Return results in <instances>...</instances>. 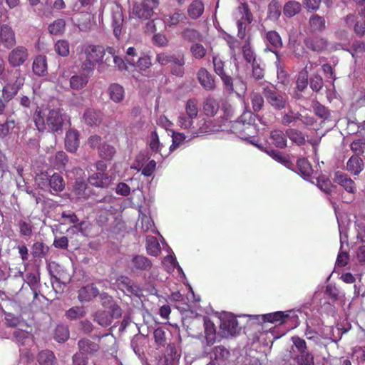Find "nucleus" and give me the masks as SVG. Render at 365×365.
Instances as JSON below:
<instances>
[{"mask_svg": "<svg viewBox=\"0 0 365 365\" xmlns=\"http://www.w3.org/2000/svg\"><path fill=\"white\" fill-rule=\"evenodd\" d=\"M35 125L39 131L48 130L52 133L61 130L70 120L69 116L60 108H38L34 113Z\"/></svg>", "mask_w": 365, "mask_h": 365, "instance_id": "f257e3e1", "label": "nucleus"}, {"mask_svg": "<svg viewBox=\"0 0 365 365\" xmlns=\"http://www.w3.org/2000/svg\"><path fill=\"white\" fill-rule=\"evenodd\" d=\"M77 55L83 71L92 72L96 65L103 61L105 48L100 45L83 44L77 48Z\"/></svg>", "mask_w": 365, "mask_h": 365, "instance_id": "f03ea898", "label": "nucleus"}, {"mask_svg": "<svg viewBox=\"0 0 365 365\" xmlns=\"http://www.w3.org/2000/svg\"><path fill=\"white\" fill-rule=\"evenodd\" d=\"M293 346L291 348V357L298 365H313L314 356L309 351L306 341L299 336L291 339Z\"/></svg>", "mask_w": 365, "mask_h": 365, "instance_id": "7ed1b4c3", "label": "nucleus"}, {"mask_svg": "<svg viewBox=\"0 0 365 365\" xmlns=\"http://www.w3.org/2000/svg\"><path fill=\"white\" fill-rule=\"evenodd\" d=\"M262 93L267 103L275 110L284 108L288 103L287 96L277 91L273 86H266L262 88Z\"/></svg>", "mask_w": 365, "mask_h": 365, "instance_id": "20e7f679", "label": "nucleus"}, {"mask_svg": "<svg viewBox=\"0 0 365 365\" xmlns=\"http://www.w3.org/2000/svg\"><path fill=\"white\" fill-rule=\"evenodd\" d=\"M329 331L332 332V335H329V334L321 335L313 330L307 329L305 331V336L308 340L312 341L316 344L326 346L329 341L337 342L341 336V333L339 328H336V329H329Z\"/></svg>", "mask_w": 365, "mask_h": 365, "instance_id": "39448f33", "label": "nucleus"}, {"mask_svg": "<svg viewBox=\"0 0 365 365\" xmlns=\"http://www.w3.org/2000/svg\"><path fill=\"white\" fill-rule=\"evenodd\" d=\"M12 75L13 78L2 89V98L7 102L17 94L25 80L24 75L21 74L19 70H16Z\"/></svg>", "mask_w": 365, "mask_h": 365, "instance_id": "423d86ee", "label": "nucleus"}, {"mask_svg": "<svg viewBox=\"0 0 365 365\" xmlns=\"http://www.w3.org/2000/svg\"><path fill=\"white\" fill-rule=\"evenodd\" d=\"M194 119L186 113H181L178 117L177 123L182 129H191L192 137L198 136L210 131L207 121L205 119L200 120L199 128L195 129L194 126H192Z\"/></svg>", "mask_w": 365, "mask_h": 365, "instance_id": "0eeeda50", "label": "nucleus"}, {"mask_svg": "<svg viewBox=\"0 0 365 365\" xmlns=\"http://www.w3.org/2000/svg\"><path fill=\"white\" fill-rule=\"evenodd\" d=\"M110 9L111 12L110 26L113 29V35L118 39L120 38L123 30L124 16L122 7L117 3L113 2L110 4Z\"/></svg>", "mask_w": 365, "mask_h": 365, "instance_id": "6e6552de", "label": "nucleus"}, {"mask_svg": "<svg viewBox=\"0 0 365 365\" xmlns=\"http://www.w3.org/2000/svg\"><path fill=\"white\" fill-rule=\"evenodd\" d=\"M158 5V0H143L133 7V14L140 19H148L153 14V9Z\"/></svg>", "mask_w": 365, "mask_h": 365, "instance_id": "1a4fd4ad", "label": "nucleus"}, {"mask_svg": "<svg viewBox=\"0 0 365 365\" xmlns=\"http://www.w3.org/2000/svg\"><path fill=\"white\" fill-rule=\"evenodd\" d=\"M220 320V330L223 337L232 336L240 331L237 320L232 314H225Z\"/></svg>", "mask_w": 365, "mask_h": 365, "instance_id": "9d476101", "label": "nucleus"}, {"mask_svg": "<svg viewBox=\"0 0 365 365\" xmlns=\"http://www.w3.org/2000/svg\"><path fill=\"white\" fill-rule=\"evenodd\" d=\"M214 71L218 75L225 87V89L231 93L233 91V82L231 76L227 75L224 71V61L217 56L212 58Z\"/></svg>", "mask_w": 365, "mask_h": 365, "instance_id": "9b49d317", "label": "nucleus"}, {"mask_svg": "<svg viewBox=\"0 0 365 365\" xmlns=\"http://www.w3.org/2000/svg\"><path fill=\"white\" fill-rule=\"evenodd\" d=\"M267 42H268L272 48L274 49H272L269 46H267L265 51H269L273 52L276 56V62L275 65L277 66V70L281 69V63H280V57L277 49H279L282 47V41L279 36V34L274 31H269L266 33L265 36Z\"/></svg>", "mask_w": 365, "mask_h": 365, "instance_id": "f8f14e48", "label": "nucleus"}, {"mask_svg": "<svg viewBox=\"0 0 365 365\" xmlns=\"http://www.w3.org/2000/svg\"><path fill=\"white\" fill-rule=\"evenodd\" d=\"M255 115L251 111L244 112L241 116L232 123V131L239 135L241 138L247 130L249 124H254Z\"/></svg>", "mask_w": 365, "mask_h": 365, "instance_id": "ddd939ff", "label": "nucleus"}, {"mask_svg": "<svg viewBox=\"0 0 365 365\" xmlns=\"http://www.w3.org/2000/svg\"><path fill=\"white\" fill-rule=\"evenodd\" d=\"M29 57V52L24 46H17L14 48L8 56V61L13 67H18L24 64Z\"/></svg>", "mask_w": 365, "mask_h": 365, "instance_id": "4468645a", "label": "nucleus"}, {"mask_svg": "<svg viewBox=\"0 0 365 365\" xmlns=\"http://www.w3.org/2000/svg\"><path fill=\"white\" fill-rule=\"evenodd\" d=\"M304 44L307 48L317 53L327 51L329 46L328 41L321 36H314L304 40Z\"/></svg>", "mask_w": 365, "mask_h": 365, "instance_id": "2eb2a0df", "label": "nucleus"}, {"mask_svg": "<svg viewBox=\"0 0 365 365\" xmlns=\"http://www.w3.org/2000/svg\"><path fill=\"white\" fill-rule=\"evenodd\" d=\"M197 77L200 84L205 90L207 91H212L216 88V84L213 76L205 68L199 69L197 73Z\"/></svg>", "mask_w": 365, "mask_h": 365, "instance_id": "dca6fc26", "label": "nucleus"}, {"mask_svg": "<svg viewBox=\"0 0 365 365\" xmlns=\"http://www.w3.org/2000/svg\"><path fill=\"white\" fill-rule=\"evenodd\" d=\"M156 61L163 66L173 63L175 66H183L185 64L184 56L182 54H168L160 53L156 56Z\"/></svg>", "mask_w": 365, "mask_h": 365, "instance_id": "f3484780", "label": "nucleus"}, {"mask_svg": "<svg viewBox=\"0 0 365 365\" xmlns=\"http://www.w3.org/2000/svg\"><path fill=\"white\" fill-rule=\"evenodd\" d=\"M334 181L343 187L344 190L350 193H354L356 190V185L354 180L346 174L337 171L334 174Z\"/></svg>", "mask_w": 365, "mask_h": 365, "instance_id": "a211bd4d", "label": "nucleus"}, {"mask_svg": "<svg viewBox=\"0 0 365 365\" xmlns=\"http://www.w3.org/2000/svg\"><path fill=\"white\" fill-rule=\"evenodd\" d=\"M89 184L97 187H107L112 182V178L105 173L97 172L88 179Z\"/></svg>", "mask_w": 365, "mask_h": 365, "instance_id": "6ab92c4d", "label": "nucleus"}, {"mask_svg": "<svg viewBox=\"0 0 365 365\" xmlns=\"http://www.w3.org/2000/svg\"><path fill=\"white\" fill-rule=\"evenodd\" d=\"M364 168L363 160L358 155L349 158L346 165V170L354 175H359Z\"/></svg>", "mask_w": 365, "mask_h": 365, "instance_id": "aec40b11", "label": "nucleus"}, {"mask_svg": "<svg viewBox=\"0 0 365 365\" xmlns=\"http://www.w3.org/2000/svg\"><path fill=\"white\" fill-rule=\"evenodd\" d=\"M79 146L78 133L74 130L67 131L65 138V147L71 153L77 150Z\"/></svg>", "mask_w": 365, "mask_h": 365, "instance_id": "412c9836", "label": "nucleus"}, {"mask_svg": "<svg viewBox=\"0 0 365 365\" xmlns=\"http://www.w3.org/2000/svg\"><path fill=\"white\" fill-rule=\"evenodd\" d=\"M79 352L83 355H93L99 350V345L89 339H83L78 342Z\"/></svg>", "mask_w": 365, "mask_h": 365, "instance_id": "4be33fe9", "label": "nucleus"}, {"mask_svg": "<svg viewBox=\"0 0 365 365\" xmlns=\"http://www.w3.org/2000/svg\"><path fill=\"white\" fill-rule=\"evenodd\" d=\"M309 27L312 32H322L326 29V21L323 16L312 14L309 19Z\"/></svg>", "mask_w": 365, "mask_h": 365, "instance_id": "5701e85b", "label": "nucleus"}, {"mask_svg": "<svg viewBox=\"0 0 365 365\" xmlns=\"http://www.w3.org/2000/svg\"><path fill=\"white\" fill-rule=\"evenodd\" d=\"M98 294V289L93 284H88L78 292V299L81 302H89Z\"/></svg>", "mask_w": 365, "mask_h": 365, "instance_id": "b1692460", "label": "nucleus"}, {"mask_svg": "<svg viewBox=\"0 0 365 365\" xmlns=\"http://www.w3.org/2000/svg\"><path fill=\"white\" fill-rule=\"evenodd\" d=\"M101 113L92 108H88L83 114L85 123L91 126L98 125L101 121Z\"/></svg>", "mask_w": 365, "mask_h": 365, "instance_id": "393cba45", "label": "nucleus"}, {"mask_svg": "<svg viewBox=\"0 0 365 365\" xmlns=\"http://www.w3.org/2000/svg\"><path fill=\"white\" fill-rule=\"evenodd\" d=\"M50 163L57 169L68 168V158L63 151H58L55 155L51 156L49 159Z\"/></svg>", "mask_w": 365, "mask_h": 365, "instance_id": "a878e982", "label": "nucleus"}, {"mask_svg": "<svg viewBox=\"0 0 365 365\" xmlns=\"http://www.w3.org/2000/svg\"><path fill=\"white\" fill-rule=\"evenodd\" d=\"M24 281L30 287L34 294V300H36L38 297L39 275L35 273H27Z\"/></svg>", "mask_w": 365, "mask_h": 365, "instance_id": "bb28decb", "label": "nucleus"}, {"mask_svg": "<svg viewBox=\"0 0 365 365\" xmlns=\"http://www.w3.org/2000/svg\"><path fill=\"white\" fill-rule=\"evenodd\" d=\"M132 267L138 270H147L151 268V261L145 256L135 255L131 260Z\"/></svg>", "mask_w": 365, "mask_h": 365, "instance_id": "cd10ccee", "label": "nucleus"}, {"mask_svg": "<svg viewBox=\"0 0 365 365\" xmlns=\"http://www.w3.org/2000/svg\"><path fill=\"white\" fill-rule=\"evenodd\" d=\"M162 263L168 272H172L176 269L179 274L184 275L182 269L178 264L174 255H168L163 259Z\"/></svg>", "mask_w": 365, "mask_h": 365, "instance_id": "c85d7f7f", "label": "nucleus"}, {"mask_svg": "<svg viewBox=\"0 0 365 365\" xmlns=\"http://www.w3.org/2000/svg\"><path fill=\"white\" fill-rule=\"evenodd\" d=\"M108 93L110 99L115 103L121 102L125 96L123 86L117 83H113L109 86Z\"/></svg>", "mask_w": 365, "mask_h": 365, "instance_id": "c756f323", "label": "nucleus"}, {"mask_svg": "<svg viewBox=\"0 0 365 365\" xmlns=\"http://www.w3.org/2000/svg\"><path fill=\"white\" fill-rule=\"evenodd\" d=\"M33 71L37 76H44L47 72L46 58L44 56H37L33 63Z\"/></svg>", "mask_w": 365, "mask_h": 365, "instance_id": "7c9ffc66", "label": "nucleus"}, {"mask_svg": "<svg viewBox=\"0 0 365 365\" xmlns=\"http://www.w3.org/2000/svg\"><path fill=\"white\" fill-rule=\"evenodd\" d=\"M302 10L301 4L296 1H289L283 7L284 15L287 18H291L298 14Z\"/></svg>", "mask_w": 365, "mask_h": 365, "instance_id": "2f4dec72", "label": "nucleus"}, {"mask_svg": "<svg viewBox=\"0 0 365 365\" xmlns=\"http://www.w3.org/2000/svg\"><path fill=\"white\" fill-rule=\"evenodd\" d=\"M88 81V76L86 75H74L69 79V88L81 90L86 86Z\"/></svg>", "mask_w": 365, "mask_h": 365, "instance_id": "473e14b6", "label": "nucleus"}, {"mask_svg": "<svg viewBox=\"0 0 365 365\" xmlns=\"http://www.w3.org/2000/svg\"><path fill=\"white\" fill-rule=\"evenodd\" d=\"M219 109L218 102L212 97H207L203 103V110L206 115L214 116Z\"/></svg>", "mask_w": 365, "mask_h": 365, "instance_id": "72a5a7b5", "label": "nucleus"}, {"mask_svg": "<svg viewBox=\"0 0 365 365\" xmlns=\"http://www.w3.org/2000/svg\"><path fill=\"white\" fill-rule=\"evenodd\" d=\"M204 11V4L200 0L193 1L187 9V13L191 19L199 18Z\"/></svg>", "mask_w": 365, "mask_h": 365, "instance_id": "f704fd0d", "label": "nucleus"}, {"mask_svg": "<svg viewBox=\"0 0 365 365\" xmlns=\"http://www.w3.org/2000/svg\"><path fill=\"white\" fill-rule=\"evenodd\" d=\"M259 317L262 318L263 322L282 324L285 322V319L288 317V314H285L283 312H276Z\"/></svg>", "mask_w": 365, "mask_h": 365, "instance_id": "c9c22d12", "label": "nucleus"}, {"mask_svg": "<svg viewBox=\"0 0 365 365\" xmlns=\"http://www.w3.org/2000/svg\"><path fill=\"white\" fill-rule=\"evenodd\" d=\"M297 164L299 173L304 179L307 180L311 176L313 173V169L307 159L300 158L297 160Z\"/></svg>", "mask_w": 365, "mask_h": 365, "instance_id": "e433bc0d", "label": "nucleus"}, {"mask_svg": "<svg viewBox=\"0 0 365 365\" xmlns=\"http://www.w3.org/2000/svg\"><path fill=\"white\" fill-rule=\"evenodd\" d=\"M94 321L96 322L100 326L107 327L112 324L113 319L110 312L99 310L94 315Z\"/></svg>", "mask_w": 365, "mask_h": 365, "instance_id": "4c0bfd02", "label": "nucleus"}, {"mask_svg": "<svg viewBox=\"0 0 365 365\" xmlns=\"http://www.w3.org/2000/svg\"><path fill=\"white\" fill-rule=\"evenodd\" d=\"M286 135L282 130H275L271 132L272 143L277 148H283L287 146Z\"/></svg>", "mask_w": 365, "mask_h": 365, "instance_id": "58836bf2", "label": "nucleus"}, {"mask_svg": "<svg viewBox=\"0 0 365 365\" xmlns=\"http://www.w3.org/2000/svg\"><path fill=\"white\" fill-rule=\"evenodd\" d=\"M282 12V6L277 0H272L269 6L267 11L268 18L272 21H277Z\"/></svg>", "mask_w": 365, "mask_h": 365, "instance_id": "ea45409f", "label": "nucleus"}, {"mask_svg": "<svg viewBox=\"0 0 365 365\" xmlns=\"http://www.w3.org/2000/svg\"><path fill=\"white\" fill-rule=\"evenodd\" d=\"M117 284L118 287L122 289L123 292L127 291L129 293H135L138 290L136 286H134L132 283V281L124 276H121L117 279Z\"/></svg>", "mask_w": 365, "mask_h": 365, "instance_id": "a19ab883", "label": "nucleus"}, {"mask_svg": "<svg viewBox=\"0 0 365 365\" xmlns=\"http://www.w3.org/2000/svg\"><path fill=\"white\" fill-rule=\"evenodd\" d=\"M49 185L55 192H61L65 187V182L63 177L58 174H53L49 178Z\"/></svg>", "mask_w": 365, "mask_h": 365, "instance_id": "79ce46f5", "label": "nucleus"}, {"mask_svg": "<svg viewBox=\"0 0 365 365\" xmlns=\"http://www.w3.org/2000/svg\"><path fill=\"white\" fill-rule=\"evenodd\" d=\"M146 249L149 255L158 256L160 252V247L158 240L153 236H148L146 239Z\"/></svg>", "mask_w": 365, "mask_h": 365, "instance_id": "37998d69", "label": "nucleus"}, {"mask_svg": "<svg viewBox=\"0 0 365 365\" xmlns=\"http://www.w3.org/2000/svg\"><path fill=\"white\" fill-rule=\"evenodd\" d=\"M49 248L42 242H36L31 247V253L34 257L42 258L48 254Z\"/></svg>", "mask_w": 365, "mask_h": 365, "instance_id": "c03bdc74", "label": "nucleus"}, {"mask_svg": "<svg viewBox=\"0 0 365 365\" xmlns=\"http://www.w3.org/2000/svg\"><path fill=\"white\" fill-rule=\"evenodd\" d=\"M286 135L290 140L298 145H302L305 143L304 134L298 130L289 128L286 130Z\"/></svg>", "mask_w": 365, "mask_h": 365, "instance_id": "a18cd8bd", "label": "nucleus"}, {"mask_svg": "<svg viewBox=\"0 0 365 365\" xmlns=\"http://www.w3.org/2000/svg\"><path fill=\"white\" fill-rule=\"evenodd\" d=\"M205 339L207 345H212L215 341V329L213 323L205 320Z\"/></svg>", "mask_w": 365, "mask_h": 365, "instance_id": "49530a36", "label": "nucleus"}, {"mask_svg": "<svg viewBox=\"0 0 365 365\" xmlns=\"http://www.w3.org/2000/svg\"><path fill=\"white\" fill-rule=\"evenodd\" d=\"M55 361L56 357L51 351L45 350L38 354V361L40 365H53Z\"/></svg>", "mask_w": 365, "mask_h": 365, "instance_id": "de8ad7c7", "label": "nucleus"}, {"mask_svg": "<svg viewBox=\"0 0 365 365\" xmlns=\"http://www.w3.org/2000/svg\"><path fill=\"white\" fill-rule=\"evenodd\" d=\"M230 353L224 346H218L213 349L211 358L217 363L223 361L229 357Z\"/></svg>", "mask_w": 365, "mask_h": 365, "instance_id": "09e8293b", "label": "nucleus"}, {"mask_svg": "<svg viewBox=\"0 0 365 365\" xmlns=\"http://www.w3.org/2000/svg\"><path fill=\"white\" fill-rule=\"evenodd\" d=\"M69 337L68 328L66 325H58L55 329L54 339L58 342H64Z\"/></svg>", "mask_w": 365, "mask_h": 365, "instance_id": "8fccbe9b", "label": "nucleus"}, {"mask_svg": "<svg viewBox=\"0 0 365 365\" xmlns=\"http://www.w3.org/2000/svg\"><path fill=\"white\" fill-rule=\"evenodd\" d=\"M85 314L86 310L82 306L73 307L66 312V317L71 320L82 318Z\"/></svg>", "mask_w": 365, "mask_h": 365, "instance_id": "3c124183", "label": "nucleus"}, {"mask_svg": "<svg viewBox=\"0 0 365 365\" xmlns=\"http://www.w3.org/2000/svg\"><path fill=\"white\" fill-rule=\"evenodd\" d=\"M99 155L105 160H111L115 154V149L113 146L103 143L99 148Z\"/></svg>", "mask_w": 365, "mask_h": 365, "instance_id": "603ef678", "label": "nucleus"}, {"mask_svg": "<svg viewBox=\"0 0 365 365\" xmlns=\"http://www.w3.org/2000/svg\"><path fill=\"white\" fill-rule=\"evenodd\" d=\"M250 101L252 109L255 112L259 111L264 105L263 96L257 92H252L250 93Z\"/></svg>", "mask_w": 365, "mask_h": 365, "instance_id": "864d4df0", "label": "nucleus"}, {"mask_svg": "<svg viewBox=\"0 0 365 365\" xmlns=\"http://www.w3.org/2000/svg\"><path fill=\"white\" fill-rule=\"evenodd\" d=\"M316 181L317 187L327 194H330L334 187L331 181L324 176L317 178Z\"/></svg>", "mask_w": 365, "mask_h": 365, "instance_id": "5fc2aeb1", "label": "nucleus"}, {"mask_svg": "<svg viewBox=\"0 0 365 365\" xmlns=\"http://www.w3.org/2000/svg\"><path fill=\"white\" fill-rule=\"evenodd\" d=\"M153 337L157 346H165L167 344L166 332L163 328L155 329L153 332Z\"/></svg>", "mask_w": 365, "mask_h": 365, "instance_id": "6e6d98bb", "label": "nucleus"}, {"mask_svg": "<svg viewBox=\"0 0 365 365\" xmlns=\"http://www.w3.org/2000/svg\"><path fill=\"white\" fill-rule=\"evenodd\" d=\"M360 19H358L354 26V31L359 36H363L365 33V6L359 14Z\"/></svg>", "mask_w": 365, "mask_h": 365, "instance_id": "4d7b16f0", "label": "nucleus"}, {"mask_svg": "<svg viewBox=\"0 0 365 365\" xmlns=\"http://www.w3.org/2000/svg\"><path fill=\"white\" fill-rule=\"evenodd\" d=\"M54 49L59 56L66 57L69 54V43L66 40H59L55 43Z\"/></svg>", "mask_w": 365, "mask_h": 365, "instance_id": "13d9d810", "label": "nucleus"}, {"mask_svg": "<svg viewBox=\"0 0 365 365\" xmlns=\"http://www.w3.org/2000/svg\"><path fill=\"white\" fill-rule=\"evenodd\" d=\"M185 113L190 118H196L198 114L197 101L196 99H190L185 105Z\"/></svg>", "mask_w": 365, "mask_h": 365, "instance_id": "bf43d9fd", "label": "nucleus"}, {"mask_svg": "<svg viewBox=\"0 0 365 365\" xmlns=\"http://www.w3.org/2000/svg\"><path fill=\"white\" fill-rule=\"evenodd\" d=\"M190 53L195 58L201 59L206 55L207 50L201 43H195L190 46Z\"/></svg>", "mask_w": 365, "mask_h": 365, "instance_id": "052dcab7", "label": "nucleus"}, {"mask_svg": "<svg viewBox=\"0 0 365 365\" xmlns=\"http://www.w3.org/2000/svg\"><path fill=\"white\" fill-rule=\"evenodd\" d=\"M65 25L63 19H57L48 26V31L53 35L61 34L65 29Z\"/></svg>", "mask_w": 365, "mask_h": 365, "instance_id": "680f3d73", "label": "nucleus"}, {"mask_svg": "<svg viewBox=\"0 0 365 365\" xmlns=\"http://www.w3.org/2000/svg\"><path fill=\"white\" fill-rule=\"evenodd\" d=\"M13 335L16 341L22 345L26 344L28 341L31 340V334L23 330H15Z\"/></svg>", "mask_w": 365, "mask_h": 365, "instance_id": "e2e57ef3", "label": "nucleus"}, {"mask_svg": "<svg viewBox=\"0 0 365 365\" xmlns=\"http://www.w3.org/2000/svg\"><path fill=\"white\" fill-rule=\"evenodd\" d=\"M173 143L170 147V150L173 151L178 148L185 140V135L183 133L178 132H172Z\"/></svg>", "mask_w": 365, "mask_h": 365, "instance_id": "0e129e2a", "label": "nucleus"}, {"mask_svg": "<svg viewBox=\"0 0 365 365\" xmlns=\"http://www.w3.org/2000/svg\"><path fill=\"white\" fill-rule=\"evenodd\" d=\"M182 37L190 41H198L202 38V35L197 31L192 29H186L182 33Z\"/></svg>", "mask_w": 365, "mask_h": 365, "instance_id": "69168bd1", "label": "nucleus"}, {"mask_svg": "<svg viewBox=\"0 0 365 365\" xmlns=\"http://www.w3.org/2000/svg\"><path fill=\"white\" fill-rule=\"evenodd\" d=\"M148 160V157L145 153H140L137 155L135 161L133 165L130 166L132 169L136 170L137 171L141 170L143 168L145 163Z\"/></svg>", "mask_w": 365, "mask_h": 365, "instance_id": "338daca9", "label": "nucleus"}, {"mask_svg": "<svg viewBox=\"0 0 365 365\" xmlns=\"http://www.w3.org/2000/svg\"><path fill=\"white\" fill-rule=\"evenodd\" d=\"M351 150L355 153L354 155H361L365 149V140L362 139H357L354 140L350 145Z\"/></svg>", "mask_w": 365, "mask_h": 365, "instance_id": "774afa93", "label": "nucleus"}]
</instances>
